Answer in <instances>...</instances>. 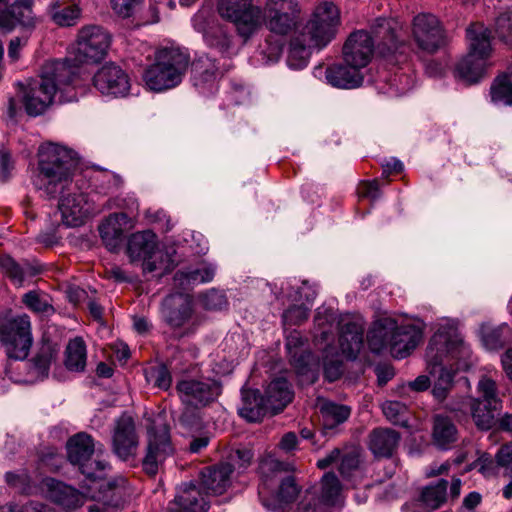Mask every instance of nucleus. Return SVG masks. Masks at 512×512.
<instances>
[{"label":"nucleus","mask_w":512,"mask_h":512,"mask_svg":"<svg viewBox=\"0 0 512 512\" xmlns=\"http://www.w3.org/2000/svg\"><path fill=\"white\" fill-rule=\"evenodd\" d=\"M340 25V13L333 2H319L310 18L291 39L287 56L290 68L302 69L308 64L313 48L322 49L335 37Z\"/></svg>","instance_id":"obj_1"},{"label":"nucleus","mask_w":512,"mask_h":512,"mask_svg":"<svg viewBox=\"0 0 512 512\" xmlns=\"http://www.w3.org/2000/svg\"><path fill=\"white\" fill-rule=\"evenodd\" d=\"M79 69L68 60H53L45 63L39 80L21 85L20 99L25 112L36 117L52 104L57 92L63 93L70 86L76 87Z\"/></svg>","instance_id":"obj_2"},{"label":"nucleus","mask_w":512,"mask_h":512,"mask_svg":"<svg viewBox=\"0 0 512 512\" xmlns=\"http://www.w3.org/2000/svg\"><path fill=\"white\" fill-rule=\"evenodd\" d=\"M427 367L435 381L453 387L457 371L468 370L473 365L468 345L458 335L436 332L427 347Z\"/></svg>","instance_id":"obj_3"},{"label":"nucleus","mask_w":512,"mask_h":512,"mask_svg":"<svg viewBox=\"0 0 512 512\" xmlns=\"http://www.w3.org/2000/svg\"><path fill=\"white\" fill-rule=\"evenodd\" d=\"M76 168L74 152L55 143H45L38 150L39 173L34 186L47 197L54 198L72 181Z\"/></svg>","instance_id":"obj_4"},{"label":"nucleus","mask_w":512,"mask_h":512,"mask_svg":"<svg viewBox=\"0 0 512 512\" xmlns=\"http://www.w3.org/2000/svg\"><path fill=\"white\" fill-rule=\"evenodd\" d=\"M260 485L259 497L269 509L281 508L283 504L293 502L299 494V487L292 476L280 477L283 472L292 469L288 462L280 461L273 454L266 453L259 461Z\"/></svg>","instance_id":"obj_5"},{"label":"nucleus","mask_w":512,"mask_h":512,"mask_svg":"<svg viewBox=\"0 0 512 512\" xmlns=\"http://www.w3.org/2000/svg\"><path fill=\"white\" fill-rule=\"evenodd\" d=\"M190 65V55L178 46L158 48L153 62L143 72V81L152 91L162 92L178 86Z\"/></svg>","instance_id":"obj_6"},{"label":"nucleus","mask_w":512,"mask_h":512,"mask_svg":"<svg viewBox=\"0 0 512 512\" xmlns=\"http://www.w3.org/2000/svg\"><path fill=\"white\" fill-rule=\"evenodd\" d=\"M468 53L458 61L454 75L465 84L480 81L492 54L490 31L481 23L471 24L466 30Z\"/></svg>","instance_id":"obj_7"},{"label":"nucleus","mask_w":512,"mask_h":512,"mask_svg":"<svg viewBox=\"0 0 512 512\" xmlns=\"http://www.w3.org/2000/svg\"><path fill=\"white\" fill-rule=\"evenodd\" d=\"M375 52L395 63L405 58L408 41L404 24L396 18H377L370 26Z\"/></svg>","instance_id":"obj_8"},{"label":"nucleus","mask_w":512,"mask_h":512,"mask_svg":"<svg viewBox=\"0 0 512 512\" xmlns=\"http://www.w3.org/2000/svg\"><path fill=\"white\" fill-rule=\"evenodd\" d=\"M217 10L245 39L261 28V8L254 5L253 0H218Z\"/></svg>","instance_id":"obj_9"},{"label":"nucleus","mask_w":512,"mask_h":512,"mask_svg":"<svg viewBox=\"0 0 512 512\" xmlns=\"http://www.w3.org/2000/svg\"><path fill=\"white\" fill-rule=\"evenodd\" d=\"M147 433L148 443L142 466L148 475L154 476L164 461L173 454L174 449L170 440L169 427L160 415L151 420Z\"/></svg>","instance_id":"obj_10"},{"label":"nucleus","mask_w":512,"mask_h":512,"mask_svg":"<svg viewBox=\"0 0 512 512\" xmlns=\"http://www.w3.org/2000/svg\"><path fill=\"white\" fill-rule=\"evenodd\" d=\"M111 43L109 33L99 26H86L80 29L77 36L74 63L67 59L71 65H75L79 69V77L77 83L82 78L81 69L78 64L95 63L102 60Z\"/></svg>","instance_id":"obj_11"},{"label":"nucleus","mask_w":512,"mask_h":512,"mask_svg":"<svg viewBox=\"0 0 512 512\" xmlns=\"http://www.w3.org/2000/svg\"><path fill=\"white\" fill-rule=\"evenodd\" d=\"M97 450L94 439L91 435L80 432L72 436L67 442V455L73 465L79 466L82 474L87 478H102L104 471L109 467L106 461L92 459V455Z\"/></svg>","instance_id":"obj_12"},{"label":"nucleus","mask_w":512,"mask_h":512,"mask_svg":"<svg viewBox=\"0 0 512 512\" xmlns=\"http://www.w3.org/2000/svg\"><path fill=\"white\" fill-rule=\"evenodd\" d=\"M300 8L297 0H266L261 8V26L273 34L286 36L298 23Z\"/></svg>","instance_id":"obj_13"},{"label":"nucleus","mask_w":512,"mask_h":512,"mask_svg":"<svg viewBox=\"0 0 512 512\" xmlns=\"http://www.w3.org/2000/svg\"><path fill=\"white\" fill-rule=\"evenodd\" d=\"M1 340L9 359L24 360L32 346L31 322L26 314L9 319L0 327Z\"/></svg>","instance_id":"obj_14"},{"label":"nucleus","mask_w":512,"mask_h":512,"mask_svg":"<svg viewBox=\"0 0 512 512\" xmlns=\"http://www.w3.org/2000/svg\"><path fill=\"white\" fill-rule=\"evenodd\" d=\"M181 402L188 407L201 408L214 402L221 394V385L209 377H183L176 383Z\"/></svg>","instance_id":"obj_15"},{"label":"nucleus","mask_w":512,"mask_h":512,"mask_svg":"<svg viewBox=\"0 0 512 512\" xmlns=\"http://www.w3.org/2000/svg\"><path fill=\"white\" fill-rule=\"evenodd\" d=\"M58 194H61L58 209L62 222L67 227L80 226L91 214L99 211L88 195L72 186V181Z\"/></svg>","instance_id":"obj_16"},{"label":"nucleus","mask_w":512,"mask_h":512,"mask_svg":"<svg viewBox=\"0 0 512 512\" xmlns=\"http://www.w3.org/2000/svg\"><path fill=\"white\" fill-rule=\"evenodd\" d=\"M412 37L419 49L434 53L444 45L442 26L436 16L420 13L412 21Z\"/></svg>","instance_id":"obj_17"},{"label":"nucleus","mask_w":512,"mask_h":512,"mask_svg":"<svg viewBox=\"0 0 512 512\" xmlns=\"http://www.w3.org/2000/svg\"><path fill=\"white\" fill-rule=\"evenodd\" d=\"M303 345V338L298 331H292L286 338V349L291 365L302 378V382L312 384L317 380L319 363Z\"/></svg>","instance_id":"obj_18"},{"label":"nucleus","mask_w":512,"mask_h":512,"mask_svg":"<svg viewBox=\"0 0 512 512\" xmlns=\"http://www.w3.org/2000/svg\"><path fill=\"white\" fill-rule=\"evenodd\" d=\"M93 86L103 95L123 97L129 93L130 78L119 65L107 63L94 74Z\"/></svg>","instance_id":"obj_19"},{"label":"nucleus","mask_w":512,"mask_h":512,"mask_svg":"<svg viewBox=\"0 0 512 512\" xmlns=\"http://www.w3.org/2000/svg\"><path fill=\"white\" fill-rule=\"evenodd\" d=\"M139 445L135 423L129 415L123 414L115 423L112 434V450L122 460L135 457Z\"/></svg>","instance_id":"obj_20"},{"label":"nucleus","mask_w":512,"mask_h":512,"mask_svg":"<svg viewBox=\"0 0 512 512\" xmlns=\"http://www.w3.org/2000/svg\"><path fill=\"white\" fill-rule=\"evenodd\" d=\"M375 47L368 31L358 30L350 34L343 46L346 64L365 69L372 59Z\"/></svg>","instance_id":"obj_21"},{"label":"nucleus","mask_w":512,"mask_h":512,"mask_svg":"<svg viewBox=\"0 0 512 512\" xmlns=\"http://www.w3.org/2000/svg\"><path fill=\"white\" fill-rule=\"evenodd\" d=\"M221 75L215 60L207 55L199 56L192 62V82L202 94L212 93Z\"/></svg>","instance_id":"obj_22"},{"label":"nucleus","mask_w":512,"mask_h":512,"mask_svg":"<svg viewBox=\"0 0 512 512\" xmlns=\"http://www.w3.org/2000/svg\"><path fill=\"white\" fill-rule=\"evenodd\" d=\"M422 338L423 324L421 322L401 325L397 323L391 355L398 359L405 358L421 342Z\"/></svg>","instance_id":"obj_23"},{"label":"nucleus","mask_w":512,"mask_h":512,"mask_svg":"<svg viewBox=\"0 0 512 512\" xmlns=\"http://www.w3.org/2000/svg\"><path fill=\"white\" fill-rule=\"evenodd\" d=\"M192 298L189 294L169 295L163 302V316L173 328L182 327L192 316Z\"/></svg>","instance_id":"obj_24"},{"label":"nucleus","mask_w":512,"mask_h":512,"mask_svg":"<svg viewBox=\"0 0 512 512\" xmlns=\"http://www.w3.org/2000/svg\"><path fill=\"white\" fill-rule=\"evenodd\" d=\"M396 328L397 321L391 317H381L375 320L367 334V343L370 350L377 354L384 350L391 352Z\"/></svg>","instance_id":"obj_25"},{"label":"nucleus","mask_w":512,"mask_h":512,"mask_svg":"<svg viewBox=\"0 0 512 512\" xmlns=\"http://www.w3.org/2000/svg\"><path fill=\"white\" fill-rule=\"evenodd\" d=\"M32 0H16L8 9L0 11V27L6 31L17 25L26 29L35 26V17L31 9Z\"/></svg>","instance_id":"obj_26"},{"label":"nucleus","mask_w":512,"mask_h":512,"mask_svg":"<svg viewBox=\"0 0 512 512\" xmlns=\"http://www.w3.org/2000/svg\"><path fill=\"white\" fill-rule=\"evenodd\" d=\"M327 82L337 88L353 89L362 85L363 69L346 64H334L326 68Z\"/></svg>","instance_id":"obj_27"},{"label":"nucleus","mask_w":512,"mask_h":512,"mask_svg":"<svg viewBox=\"0 0 512 512\" xmlns=\"http://www.w3.org/2000/svg\"><path fill=\"white\" fill-rule=\"evenodd\" d=\"M232 472L233 467L229 463L207 467L201 472V485L208 493L223 494L230 485Z\"/></svg>","instance_id":"obj_28"},{"label":"nucleus","mask_w":512,"mask_h":512,"mask_svg":"<svg viewBox=\"0 0 512 512\" xmlns=\"http://www.w3.org/2000/svg\"><path fill=\"white\" fill-rule=\"evenodd\" d=\"M264 399L270 413L275 415L292 401L293 391L286 379L276 378L266 388Z\"/></svg>","instance_id":"obj_29"},{"label":"nucleus","mask_w":512,"mask_h":512,"mask_svg":"<svg viewBox=\"0 0 512 512\" xmlns=\"http://www.w3.org/2000/svg\"><path fill=\"white\" fill-rule=\"evenodd\" d=\"M363 325L358 322H346L341 326L339 346L342 354L355 359L363 347Z\"/></svg>","instance_id":"obj_30"},{"label":"nucleus","mask_w":512,"mask_h":512,"mask_svg":"<svg viewBox=\"0 0 512 512\" xmlns=\"http://www.w3.org/2000/svg\"><path fill=\"white\" fill-rule=\"evenodd\" d=\"M238 413L249 422H259L270 413V410L258 390L243 389L242 404L238 408Z\"/></svg>","instance_id":"obj_31"},{"label":"nucleus","mask_w":512,"mask_h":512,"mask_svg":"<svg viewBox=\"0 0 512 512\" xmlns=\"http://www.w3.org/2000/svg\"><path fill=\"white\" fill-rule=\"evenodd\" d=\"M59 346L43 339L34 358L32 359L31 374L33 379H43L48 375L50 365L56 359Z\"/></svg>","instance_id":"obj_32"},{"label":"nucleus","mask_w":512,"mask_h":512,"mask_svg":"<svg viewBox=\"0 0 512 512\" xmlns=\"http://www.w3.org/2000/svg\"><path fill=\"white\" fill-rule=\"evenodd\" d=\"M156 244V236L151 231L137 232L128 240L127 254L132 262L142 261L145 264Z\"/></svg>","instance_id":"obj_33"},{"label":"nucleus","mask_w":512,"mask_h":512,"mask_svg":"<svg viewBox=\"0 0 512 512\" xmlns=\"http://www.w3.org/2000/svg\"><path fill=\"white\" fill-rule=\"evenodd\" d=\"M216 268L213 264L203 263L194 270L178 271L174 275L175 286L187 289L190 286L211 282Z\"/></svg>","instance_id":"obj_34"},{"label":"nucleus","mask_w":512,"mask_h":512,"mask_svg":"<svg viewBox=\"0 0 512 512\" xmlns=\"http://www.w3.org/2000/svg\"><path fill=\"white\" fill-rule=\"evenodd\" d=\"M399 434L388 428L375 429L370 434L369 447L377 456H390L398 445Z\"/></svg>","instance_id":"obj_35"},{"label":"nucleus","mask_w":512,"mask_h":512,"mask_svg":"<svg viewBox=\"0 0 512 512\" xmlns=\"http://www.w3.org/2000/svg\"><path fill=\"white\" fill-rule=\"evenodd\" d=\"M175 503L184 512H206L208 503L199 488L193 484H184L178 492Z\"/></svg>","instance_id":"obj_36"},{"label":"nucleus","mask_w":512,"mask_h":512,"mask_svg":"<svg viewBox=\"0 0 512 512\" xmlns=\"http://www.w3.org/2000/svg\"><path fill=\"white\" fill-rule=\"evenodd\" d=\"M0 268L15 285H22L27 277H33L40 272L38 266L30 265L28 263L19 264L8 255L0 257Z\"/></svg>","instance_id":"obj_37"},{"label":"nucleus","mask_w":512,"mask_h":512,"mask_svg":"<svg viewBox=\"0 0 512 512\" xmlns=\"http://www.w3.org/2000/svg\"><path fill=\"white\" fill-rule=\"evenodd\" d=\"M432 437L436 446L446 449L457 440L458 430L449 417L437 415L434 418Z\"/></svg>","instance_id":"obj_38"},{"label":"nucleus","mask_w":512,"mask_h":512,"mask_svg":"<svg viewBox=\"0 0 512 512\" xmlns=\"http://www.w3.org/2000/svg\"><path fill=\"white\" fill-rule=\"evenodd\" d=\"M470 413L475 425L480 430H489L495 425V416L502 408H492L479 399L469 400Z\"/></svg>","instance_id":"obj_39"},{"label":"nucleus","mask_w":512,"mask_h":512,"mask_svg":"<svg viewBox=\"0 0 512 512\" xmlns=\"http://www.w3.org/2000/svg\"><path fill=\"white\" fill-rule=\"evenodd\" d=\"M319 410L323 418V426L326 429H333L344 423L351 413L348 406L331 401H322L319 404Z\"/></svg>","instance_id":"obj_40"},{"label":"nucleus","mask_w":512,"mask_h":512,"mask_svg":"<svg viewBox=\"0 0 512 512\" xmlns=\"http://www.w3.org/2000/svg\"><path fill=\"white\" fill-rule=\"evenodd\" d=\"M86 345L77 337L69 341L65 351V367L72 372H82L86 367Z\"/></svg>","instance_id":"obj_41"},{"label":"nucleus","mask_w":512,"mask_h":512,"mask_svg":"<svg viewBox=\"0 0 512 512\" xmlns=\"http://www.w3.org/2000/svg\"><path fill=\"white\" fill-rule=\"evenodd\" d=\"M51 486L53 487L51 497L63 508L72 510L83 505V495L73 487L60 482L54 483V481Z\"/></svg>","instance_id":"obj_42"},{"label":"nucleus","mask_w":512,"mask_h":512,"mask_svg":"<svg viewBox=\"0 0 512 512\" xmlns=\"http://www.w3.org/2000/svg\"><path fill=\"white\" fill-rule=\"evenodd\" d=\"M49 14L59 26H72L80 18L81 10L75 3L61 7L59 1H52L49 5Z\"/></svg>","instance_id":"obj_43"},{"label":"nucleus","mask_w":512,"mask_h":512,"mask_svg":"<svg viewBox=\"0 0 512 512\" xmlns=\"http://www.w3.org/2000/svg\"><path fill=\"white\" fill-rule=\"evenodd\" d=\"M142 267L144 272L164 274L173 269L174 260L167 251L159 249L156 245L145 264H142Z\"/></svg>","instance_id":"obj_44"},{"label":"nucleus","mask_w":512,"mask_h":512,"mask_svg":"<svg viewBox=\"0 0 512 512\" xmlns=\"http://www.w3.org/2000/svg\"><path fill=\"white\" fill-rule=\"evenodd\" d=\"M477 392L483 403H488L492 408H502V399L500 397L496 382L487 376L481 377L477 384Z\"/></svg>","instance_id":"obj_45"},{"label":"nucleus","mask_w":512,"mask_h":512,"mask_svg":"<svg viewBox=\"0 0 512 512\" xmlns=\"http://www.w3.org/2000/svg\"><path fill=\"white\" fill-rule=\"evenodd\" d=\"M341 485L338 478L332 473H326L321 480L320 497L323 505H335L340 497Z\"/></svg>","instance_id":"obj_46"},{"label":"nucleus","mask_w":512,"mask_h":512,"mask_svg":"<svg viewBox=\"0 0 512 512\" xmlns=\"http://www.w3.org/2000/svg\"><path fill=\"white\" fill-rule=\"evenodd\" d=\"M490 96L495 104H512V84L506 73L494 80L490 88Z\"/></svg>","instance_id":"obj_47"},{"label":"nucleus","mask_w":512,"mask_h":512,"mask_svg":"<svg viewBox=\"0 0 512 512\" xmlns=\"http://www.w3.org/2000/svg\"><path fill=\"white\" fill-rule=\"evenodd\" d=\"M447 486L448 482L443 479L435 485L427 486L421 495L423 503L431 509L439 508L446 501Z\"/></svg>","instance_id":"obj_48"},{"label":"nucleus","mask_w":512,"mask_h":512,"mask_svg":"<svg viewBox=\"0 0 512 512\" xmlns=\"http://www.w3.org/2000/svg\"><path fill=\"white\" fill-rule=\"evenodd\" d=\"M482 341L487 349L494 350L503 347L509 336L507 325L495 328L483 327L481 330Z\"/></svg>","instance_id":"obj_49"},{"label":"nucleus","mask_w":512,"mask_h":512,"mask_svg":"<svg viewBox=\"0 0 512 512\" xmlns=\"http://www.w3.org/2000/svg\"><path fill=\"white\" fill-rule=\"evenodd\" d=\"M127 219L124 213L113 214L99 227L102 239H119L122 236L123 229L121 222Z\"/></svg>","instance_id":"obj_50"},{"label":"nucleus","mask_w":512,"mask_h":512,"mask_svg":"<svg viewBox=\"0 0 512 512\" xmlns=\"http://www.w3.org/2000/svg\"><path fill=\"white\" fill-rule=\"evenodd\" d=\"M146 381L162 390H168L172 384V376L165 365H158L145 370Z\"/></svg>","instance_id":"obj_51"},{"label":"nucleus","mask_w":512,"mask_h":512,"mask_svg":"<svg viewBox=\"0 0 512 512\" xmlns=\"http://www.w3.org/2000/svg\"><path fill=\"white\" fill-rule=\"evenodd\" d=\"M494 32L500 41L512 45V11H504L497 16Z\"/></svg>","instance_id":"obj_52"},{"label":"nucleus","mask_w":512,"mask_h":512,"mask_svg":"<svg viewBox=\"0 0 512 512\" xmlns=\"http://www.w3.org/2000/svg\"><path fill=\"white\" fill-rule=\"evenodd\" d=\"M23 302L29 309L36 313L50 314L54 312L45 294L30 291L23 296Z\"/></svg>","instance_id":"obj_53"},{"label":"nucleus","mask_w":512,"mask_h":512,"mask_svg":"<svg viewBox=\"0 0 512 512\" xmlns=\"http://www.w3.org/2000/svg\"><path fill=\"white\" fill-rule=\"evenodd\" d=\"M382 411L385 417L395 423L404 424V416L407 412V406L400 401H385L382 404Z\"/></svg>","instance_id":"obj_54"},{"label":"nucleus","mask_w":512,"mask_h":512,"mask_svg":"<svg viewBox=\"0 0 512 512\" xmlns=\"http://www.w3.org/2000/svg\"><path fill=\"white\" fill-rule=\"evenodd\" d=\"M310 309L304 305H295L283 313L284 325H300L308 319Z\"/></svg>","instance_id":"obj_55"},{"label":"nucleus","mask_w":512,"mask_h":512,"mask_svg":"<svg viewBox=\"0 0 512 512\" xmlns=\"http://www.w3.org/2000/svg\"><path fill=\"white\" fill-rule=\"evenodd\" d=\"M141 0H111V6L115 14L121 18H129L134 14Z\"/></svg>","instance_id":"obj_56"},{"label":"nucleus","mask_w":512,"mask_h":512,"mask_svg":"<svg viewBox=\"0 0 512 512\" xmlns=\"http://www.w3.org/2000/svg\"><path fill=\"white\" fill-rule=\"evenodd\" d=\"M315 325L320 329L321 336L327 339L330 327L333 323V314L328 309H318L314 318Z\"/></svg>","instance_id":"obj_57"},{"label":"nucleus","mask_w":512,"mask_h":512,"mask_svg":"<svg viewBox=\"0 0 512 512\" xmlns=\"http://www.w3.org/2000/svg\"><path fill=\"white\" fill-rule=\"evenodd\" d=\"M192 24L197 32L207 36L209 34V29L211 28V19L209 13L204 10L198 11L192 18Z\"/></svg>","instance_id":"obj_58"},{"label":"nucleus","mask_w":512,"mask_h":512,"mask_svg":"<svg viewBox=\"0 0 512 512\" xmlns=\"http://www.w3.org/2000/svg\"><path fill=\"white\" fill-rule=\"evenodd\" d=\"M358 194L360 197L368 198L375 201L380 196V189L377 180L362 182L358 186Z\"/></svg>","instance_id":"obj_59"},{"label":"nucleus","mask_w":512,"mask_h":512,"mask_svg":"<svg viewBox=\"0 0 512 512\" xmlns=\"http://www.w3.org/2000/svg\"><path fill=\"white\" fill-rule=\"evenodd\" d=\"M359 459L356 453H346L341 456L339 471L343 476H348L358 467Z\"/></svg>","instance_id":"obj_60"},{"label":"nucleus","mask_w":512,"mask_h":512,"mask_svg":"<svg viewBox=\"0 0 512 512\" xmlns=\"http://www.w3.org/2000/svg\"><path fill=\"white\" fill-rule=\"evenodd\" d=\"M203 303L207 309L217 310L222 308V306L225 304V298L222 293L216 290H211L204 295Z\"/></svg>","instance_id":"obj_61"},{"label":"nucleus","mask_w":512,"mask_h":512,"mask_svg":"<svg viewBox=\"0 0 512 512\" xmlns=\"http://www.w3.org/2000/svg\"><path fill=\"white\" fill-rule=\"evenodd\" d=\"M14 168V162L8 151L0 150V178L2 181H7L12 170Z\"/></svg>","instance_id":"obj_62"},{"label":"nucleus","mask_w":512,"mask_h":512,"mask_svg":"<svg viewBox=\"0 0 512 512\" xmlns=\"http://www.w3.org/2000/svg\"><path fill=\"white\" fill-rule=\"evenodd\" d=\"M325 505L321 503L319 499H315L311 497L308 499L306 496L305 499L299 504V512H324Z\"/></svg>","instance_id":"obj_63"},{"label":"nucleus","mask_w":512,"mask_h":512,"mask_svg":"<svg viewBox=\"0 0 512 512\" xmlns=\"http://www.w3.org/2000/svg\"><path fill=\"white\" fill-rule=\"evenodd\" d=\"M496 461L500 466H509L512 464V443L502 445L497 454Z\"/></svg>","instance_id":"obj_64"}]
</instances>
